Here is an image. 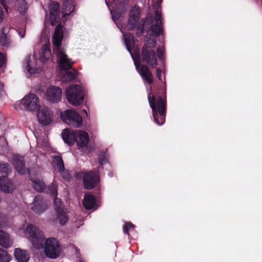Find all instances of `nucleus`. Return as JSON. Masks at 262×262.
Segmentation results:
<instances>
[{
	"label": "nucleus",
	"instance_id": "obj_21",
	"mask_svg": "<svg viewBox=\"0 0 262 262\" xmlns=\"http://www.w3.org/2000/svg\"><path fill=\"white\" fill-rule=\"evenodd\" d=\"M51 56V53L50 48V43L44 45L39 52L40 61L45 63L50 59Z\"/></svg>",
	"mask_w": 262,
	"mask_h": 262
},
{
	"label": "nucleus",
	"instance_id": "obj_48",
	"mask_svg": "<svg viewBox=\"0 0 262 262\" xmlns=\"http://www.w3.org/2000/svg\"><path fill=\"white\" fill-rule=\"evenodd\" d=\"M79 262H83V261H81V260H80Z\"/></svg>",
	"mask_w": 262,
	"mask_h": 262
},
{
	"label": "nucleus",
	"instance_id": "obj_14",
	"mask_svg": "<svg viewBox=\"0 0 262 262\" xmlns=\"http://www.w3.org/2000/svg\"><path fill=\"white\" fill-rule=\"evenodd\" d=\"M38 121L43 125H48L53 122V114L48 107L42 108L37 115Z\"/></svg>",
	"mask_w": 262,
	"mask_h": 262
},
{
	"label": "nucleus",
	"instance_id": "obj_7",
	"mask_svg": "<svg viewBox=\"0 0 262 262\" xmlns=\"http://www.w3.org/2000/svg\"><path fill=\"white\" fill-rule=\"evenodd\" d=\"M66 97L71 104L77 106L83 102L84 93L80 86L72 85L67 89Z\"/></svg>",
	"mask_w": 262,
	"mask_h": 262
},
{
	"label": "nucleus",
	"instance_id": "obj_32",
	"mask_svg": "<svg viewBox=\"0 0 262 262\" xmlns=\"http://www.w3.org/2000/svg\"><path fill=\"white\" fill-rule=\"evenodd\" d=\"M54 204L56 212L64 210L63 205L60 199L57 198V196H54Z\"/></svg>",
	"mask_w": 262,
	"mask_h": 262
},
{
	"label": "nucleus",
	"instance_id": "obj_38",
	"mask_svg": "<svg viewBox=\"0 0 262 262\" xmlns=\"http://www.w3.org/2000/svg\"><path fill=\"white\" fill-rule=\"evenodd\" d=\"M6 59L3 54L0 52V68L6 63Z\"/></svg>",
	"mask_w": 262,
	"mask_h": 262
},
{
	"label": "nucleus",
	"instance_id": "obj_29",
	"mask_svg": "<svg viewBox=\"0 0 262 262\" xmlns=\"http://www.w3.org/2000/svg\"><path fill=\"white\" fill-rule=\"evenodd\" d=\"M56 216L57 220L61 225H64L67 223L69 220V217L67 215V211L65 209L62 211H57Z\"/></svg>",
	"mask_w": 262,
	"mask_h": 262
},
{
	"label": "nucleus",
	"instance_id": "obj_5",
	"mask_svg": "<svg viewBox=\"0 0 262 262\" xmlns=\"http://www.w3.org/2000/svg\"><path fill=\"white\" fill-rule=\"evenodd\" d=\"M148 99L155 122L159 125L163 124L165 120L166 100L160 96L157 101L154 95L150 98L149 95Z\"/></svg>",
	"mask_w": 262,
	"mask_h": 262
},
{
	"label": "nucleus",
	"instance_id": "obj_15",
	"mask_svg": "<svg viewBox=\"0 0 262 262\" xmlns=\"http://www.w3.org/2000/svg\"><path fill=\"white\" fill-rule=\"evenodd\" d=\"M140 9L139 7L134 5L131 8L129 18L128 20V25L129 29H133L137 26L140 17Z\"/></svg>",
	"mask_w": 262,
	"mask_h": 262
},
{
	"label": "nucleus",
	"instance_id": "obj_31",
	"mask_svg": "<svg viewBox=\"0 0 262 262\" xmlns=\"http://www.w3.org/2000/svg\"><path fill=\"white\" fill-rule=\"evenodd\" d=\"M11 258L7 251L0 248V262H9Z\"/></svg>",
	"mask_w": 262,
	"mask_h": 262
},
{
	"label": "nucleus",
	"instance_id": "obj_47",
	"mask_svg": "<svg viewBox=\"0 0 262 262\" xmlns=\"http://www.w3.org/2000/svg\"><path fill=\"white\" fill-rule=\"evenodd\" d=\"M82 111L83 112V113H84L85 114H86L87 113H86V111L85 110H83Z\"/></svg>",
	"mask_w": 262,
	"mask_h": 262
},
{
	"label": "nucleus",
	"instance_id": "obj_42",
	"mask_svg": "<svg viewBox=\"0 0 262 262\" xmlns=\"http://www.w3.org/2000/svg\"><path fill=\"white\" fill-rule=\"evenodd\" d=\"M4 17V13L2 7H0V22L3 20Z\"/></svg>",
	"mask_w": 262,
	"mask_h": 262
},
{
	"label": "nucleus",
	"instance_id": "obj_37",
	"mask_svg": "<svg viewBox=\"0 0 262 262\" xmlns=\"http://www.w3.org/2000/svg\"><path fill=\"white\" fill-rule=\"evenodd\" d=\"M7 219L0 212V227L6 226Z\"/></svg>",
	"mask_w": 262,
	"mask_h": 262
},
{
	"label": "nucleus",
	"instance_id": "obj_46",
	"mask_svg": "<svg viewBox=\"0 0 262 262\" xmlns=\"http://www.w3.org/2000/svg\"><path fill=\"white\" fill-rule=\"evenodd\" d=\"M162 2V0H159L158 4H161Z\"/></svg>",
	"mask_w": 262,
	"mask_h": 262
},
{
	"label": "nucleus",
	"instance_id": "obj_12",
	"mask_svg": "<svg viewBox=\"0 0 262 262\" xmlns=\"http://www.w3.org/2000/svg\"><path fill=\"white\" fill-rule=\"evenodd\" d=\"M45 96L48 101L55 103L58 102L61 99V90L57 86H50L47 89Z\"/></svg>",
	"mask_w": 262,
	"mask_h": 262
},
{
	"label": "nucleus",
	"instance_id": "obj_35",
	"mask_svg": "<svg viewBox=\"0 0 262 262\" xmlns=\"http://www.w3.org/2000/svg\"><path fill=\"white\" fill-rule=\"evenodd\" d=\"M157 56L160 60H162L164 54V48H158L157 49Z\"/></svg>",
	"mask_w": 262,
	"mask_h": 262
},
{
	"label": "nucleus",
	"instance_id": "obj_40",
	"mask_svg": "<svg viewBox=\"0 0 262 262\" xmlns=\"http://www.w3.org/2000/svg\"><path fill=\"white\" fill-rule=\"evenodd\" d=\"M161 73H162L161 70L160 69L157 68L156 69V76H157V78L159 79V80H162Z\"/></svg>",
	"mask_w": 262,
	"mask_h": 262
},
{
	"label": "nucleus",
	"instance_id": "obj_28",
	"mask_svg": "<svg viewBox=\"0 0 262 262\" xmlns=\"http://www.w3.org/2000/svg\"><path fill=\"white\" fill-rule=\"evenodd\" d=\"M57 189L58 184L55 180H53L52 184L48 187H45L44 192L47 193H50L53 196H56L57 195Z\"/></svg>",
	"mask_w": 262,
	"mask_h": 262
},
{
	"label": "nucleus",
	"instance_id": "obj_1",
	"mask_svg": "<svg viewBox=\"0 0 262 262\" xmlns=\"http://www.w3.org/2000/svg\"><path fill=\"white\" fill-rule=\"evenodd\" d=\"M106 5L109 8L112 15V19L120 29L123 34V40L127 51L129 52L134 60V64L137 70L143 78L148 84L152 83L153 81L152 75L149 68L146 65H140L139 58H135L132 55V49L135 43L134 36L130 33H124L120 28L118 19L123 18L128 7V3L126 0H105Z\"/></svg>",
	"mask_w": 262,
	"mask_h": 262
},
{
	"label": "nucleus",
	"instance_id": "obj_36",
	"mask_svg": "<svg viewBox=\"0 0 262 262\" xmlns=\"http://www.w3.org/2000/svg\"><path fill=\"white\" fill-rule=\"evenodd\" d=\"M17 32L19 35L20 38H23L25 35L26 29L24 27H20L17 30Z\"/></svg>",
	"mask_w": 262,
	"mask_h": 262
},
{
	"label": "nucleus",
	"instance_id": "obj_25",
	"mask_svg": "<svg viewBox=\"0 0 262 262\" xmlns=\"http://www.w3.org/2000/svg\"><path fill=\"white\" fill-rule=\"evenodd\" d=\"M53 163L54 167L60 173H62L64 170L63 162L62 158L60 156H52Z\"/></svg>",
	"mask_w": 262,
	"mask_h": 262
},
{
	"label": "nucleus",
	"instance_id": "obj_41",
	"mask_svg": "<svg viewBox=\"0 0 262 262\" xmlns=\"http://www.w3.org/2000/svg\"><path fill=\"white\" fill-rule=\"evenodd\" d=\"M5 92L3 90V84L0 82V96H2L4 95Z\"/></svg>",
	"mask_w": 262,
	"mask_h": 262
},
{
	"label": "nucleus",
	"instance_id": "obj_9",
	"mask_svg": "<svg viewBox=\"0 0 262 262\" xmlns=\"http://www.w3.org/2000/svg\"><path fill=\"white\" fill-rule=\"evenodd\" d=\"M76 177L83 179V184L86 189H91L95 187L99 180L97 171L88 172L81 171L76 174Z\"/></svg>",
	"mask_w": 262,
	"mask_h": 262
},
{
	"label": "nucleus",
	"instance_id": "obj_2",
	"mask_svg": "<svg viewBox=\"0 0 262 262\" xmlns=\"http://www.w3.org/2000/svg\"><path fill=\"white\" fill-rule=\"evenodd\" d=\"M19 231L28 238L34 248L40 249L44 247L45 253L47 257L54 259L59 256L61 248L57 240L50 237L45 241L42 232L36 226L24 224L19 228Z\"/></svg>",
	"mask_w": 262,
	"mask_h": 262
},
{
	"label": "nucleus",
	"instance_id": "obj_17",
	"mask_svg": "<svg viewBox=\"0 0 262 262\" xmlns=\"http://www.w3.org/2000/svg\"><path fill=\"white\" fill-rule=\"evenodd\" d=\"M14 166L17 172L21 175L25 174L26 172L25 162L23 157L18 155L13 156Z\"/></svg>",
	"mask_w": 262,
	"mask_h": 262
},
{
	"label": "nucleus",
	"instance_id": "obj_27",
	"mask_svg": "<svg viewBox=\"0 0 262 262\" xmlns=\"http://www.w3.org/2000/svg\"><path fill=\"white\" fill-rule=\"evenodd\" d=\"M74 2L72 0H67L64 2L63 5L62 11L63 17L70 15L74 10Z\"/></svg>",
	"mask_w": 262,
	"mask_h": 262
},
{
	"label": "nucleus",
	"instance_id": "obj_23",
	"mask_svg": "<svg viewBox=\"0 0 262 262\" xmlns=\"http://www.w3.org/2000/svg\"><path fill=\"white\" fill-rule=\"evenodd\" d=\"M28 174L30 177V180L32 182L33 188L38 191L44 192L45 189V184L44 182L40 179H35L31 176V172L29 169L27 170Z\"/></svg>",
	"mask_w": 262,
	"mask_h": 262
},
{
	"label": "nucleus",
	"instance_id": "obj_18",
	"mask_svg": "<svg viewBox=\"0 0 262 262\" xmlns=\"http://www.w3.org/2000/svg\"><path fill=\"white\" fill-rule=\"evenodd\" d=\"M76 136V130H72L69 128L64 129L61 133L63 140L70 146L75 143Z\"/></svg>",
	"mask_w": 262,
	"mask_h": 262
},
{
	"label": "nucleus",
	"instance_id": "obj_43",
	"mask_svg": "<svg viewBox=\"0 0 262 262\" xmlns=\"http://www.w3.org/2000/svg\"><path fill=\"white\" fill-rule=\"evenodd\" d=\"M1 142H3L5 144H7L5 138L2 137H0V143Z\"/></svg>",
	"mask_w": 262,
	"mask_h": 262
},
{
	"label": "nucleus",
	"instance_id": "obj_16",
	"mask_svg": "<svg viewBox=\"0 0 262 262\" xmlns=\"http://www.w3.org/2000/svg\"><path fill=\"white\" fill-rule=\"evenodd\" d=\"M76 135L75 143L78 147H84L88 144L89 137L86 132L76 130Z\"/></svg>",
	"mask_w": 262,
	"mask_h": 262
},
{
	"label": "nucleus",
	"instance_id": "obj_45",
	"mask_svg": "<svg viewBox=\"0 0 262 262\" xmlns=\"http://www.w3.org/2000/svg\"><path fill=\"white\" fill-rule=\"evenodd\" d=\"M1 3L2 4V5L4 6V7L5 8V9L7 10V9L5 7V2L4 0H1Z\"/></svg>",
	"mask_w": 262,
	"mask_h": 262
},
{
	"label": "nucleus",
	"instance_id": "obj_10",
	"mask_svg": "<svg viewBox=\"0 0 262 262\" xmlns=\"http://www.w3.org/2000/svg\"><path fill=\"white\" fill-rule=\"evenodd\" d=\"M59 4L57 2H53L50 6V15H46L45 17V24H50L54 26L58 21V15L60 12Z\"/></svg>",
	"mask_w": 262,
	"mask_h": 262
},
{
	"label": "nucleus",
	"instance_id": "obj_4",
	"mask_svg": "<svg viewBox=\"0 0 262 262\" xmlns=\"http://www.w3.org/2000/svg\"><path fill=\"white\" fill-rule=\"evenodd\" d=\"M155 20L156 24L150 27L154 36L150 35L146 36L141 51L143 62L153 68L157 66V57L154 50L157 43L156 37L158 36L162 31V28L160 25L162 24L161 9H158L155 11Z\"/></svg>",
	"mask_w": 262,
	"mask_h": 262
},
{
	"label": "nucleus",
	"instance_id": "obj_11",
	"mask_svg": "<svg viewBox=\"0 0 262 262\" xmlns=\"http://www.w3.org/2000/svg\"><path fill=\"white\" fill-rule=\"evenodd\" d=\"M23 67L25 71L30 76L35 73H40L41 71V67H37L36 60L34 57L29 56L27 57L24 63Z\"/></svg>",
	"mask_w": 262,
	"mask_h": 262
},
{
	"label": "nucleus",
	"instance_id": "obj_39",
	"mask_svg": "<svg viewBox=\"0 0 262 262\" xmlns=\"http://www.w3.org/2000/svg\"><path fill=\"white\" fill-rule=\"evenodd\" d=\"M99 164L101 165L106 163L107 159L105 157L103 156L102 157H100L99 158Z\"/></svg>",
	"mask_w": 262,
	"mask_h": 262
},
{
	"label": "nucleus",
	"instance_id": "obj_26",
	"mask_svg": "<svg viewBox=\"0 0 262 262\" xmlns=\"http://www.w3.org/2000/svg\"><path fill=\"white\" fill-rule=\"evenodd\" d=\"M15 10L21 15H25L28 8L25 0H16L15 3Z\"/></svg>",
	"mask_w": 262,
	"mask_h": 262
},
{
	"label": "nucleus",
	"instance_id": "obj_44",
	"mask_svg": "<svg viewBox=\"0 0 262 262\" xmlns=\"http://www.w3.org/2000/svg\"><path fill=\"white\" fill-rule=\"evenodd\" d=\"M145 26H146V23H145V21H143L142 26L141 28V32H142L144 30V28H145Z\"/></svg>",
	"mask_w": 262,
	"mask_h": 262
},
{
	"label": "nucleus",
	"instance_id": "obj_3",
	"mask_svg": "<svg viewBox=\"0 0 262 262\" xmlns=\"http://www.w3.org/2000/svg\"><path fill=\"white\" fill-rule=\"evenodd\" d=\"M63 38L62 26L58 25L55 29L52 37L53 51L56 54L59 67L62 71L60 74V77L63 81H71L76 78V72L67 71L71 69L74 62L68 57L65 51L61 47V42Z\"/></svg>",
	"mask_w": 262,
	"mask_h": 262
},
{
	"label": "nucleus",
	"instance_id": "obj_34",
	"mask_svg": "<svg viewBox=\"0 0 262 262\" xmlns=\"http://www.w3.org/2000/svg\"><path fill=\"white\" fill-rule=\"evenodd\" d=\"M135 228V226L130 222H125L123 226V232L125 234H127L129 237V232L133 231Z\"/></svg>",
	"mask_w": 262,
	"mask_h": 262
},
{
	"label": "nucleus",
	"instance_id": "obj_24",
	"mask_svg": "<svg viewBox=\"0 0 262 262\" xmlns=\"http://www.w3.org/2000/svg\"><path fill=\"white\" fill-rule=\"evenodd\" d=\"M12 245V242L9 235L4 231L0 230V245L4 248H8Z\"/></svg>",
	"mask_w": 262,
	"mask_h": 262
},
{
	"label": "nucleus",
	"instance_id": "obj_6",
	"mask_svg": "<svg viewBox=\"0 0 262 262\" xmlns=\"http://www.w3.org/2000/svg\"><path fill=\"white\" fill-rule=\"evenodd\" d=\"M20 105H22L26 111L32 112L38 111L40 107L39 98L32 93L25 95L20 101L17 102L14 104L15 109L18 110Z\"/></svg>",
	"mask_w": 262,
	"mask_h": 262
},
{
	"label": "nucleus",
	"instance_id": "obj_19",
	"mask_svg": "<svg viewBox=\"0 0 262 262\" xmlns=\"http://www.w3.org/2000/svg\"><path fill=\"white\" fill-rule=\"evenodd\" d=\"M15 189L13 183L7 177H0V190L4 192H11Z\"/></svg>",
	"mask_w": 262,
	"mask_h": 262
},
{
	"label": "nucleus",
	"instance_id": "obj_20",
	"mask_svg": "<svg viewBox=\"0 0 262 262\" xmlns=\"http://www.w3.org/2000/svg\"><path fill=\"white\" fill-rule=\"evenodd\" d=\"M83 205L87 210H95L97 208L95 197L90 193L85 194L83 200Z\"/></svg>",
	"mask_w": 262,
	"mask_h": 262
},
{
	"label": "nucleus",
	"instance_id": "obj_8",
	"mask_svg": "<svg viewBox=\"0 0 262 262\" xmlns=\"http://www.w3.org/2000/svg\"><path fill=\"white\" fill-rule=\"evenodd\" d=\"M61 120L70 126L79 128L82 125V117L75 111L66 110L60 115Z\"/></svg>",
	"mask_w": 262,
	"mask_h": 262
},
{
	"label": "nucleus",
	"instance_id": "obj_30",
	"mask_svg": "<svg viewBox=\"0 0 262 262\" xmlns=\"http://www.w3.org/2000/svg\"><path fill=\"white\" fill-rule=\"evenodd\" d=\"M10 43L9 38L7 37V34L4 33L3 30L2 32L0 33V45L3 47H8Z\"/></svg>",
	"mask_w": 262,
	"mask_h": 262
},
{
	"label": "nucleus",
	"instance_id": "obj_22",
	"mask_svg": "<svg viewBox=\"0 0 262 262\" xmlns=\"http://www.w3.org/2000/svg\"><path fill=\"white\" fill-rule=\"evenodd\" d=\"M14 255L17 262H28L30 259V256L28 252L20 248L15 249Z\"/></svg>",
	"mask_w": 262,
	"mask_h": 262
},
{
	"label": "nucleus",
	"instance_id": "obj_33",
	"mask_svg": "<svg viewBox=\"0 0 262 262\" xmlns=\"http://www.w3.org/2000/svg\"><path fill=\"white\" fill-rule=\"evenodd\" d=\"M11 171V167L7 163L0 162V173L7 175Z\"/></svg>",
	"mask_w": 262,
	"mask_h": 262
},
{
	"label": "nucleus",
	"instance_id": "obj_13",
	"mask_svg": "<svg viewBox=\"0 0 262 262\" xmlns=\"http://www.w3.org/2000/svg\"><path fill=\"white\" fill-rule=\"evenodd\" d=\"M47 204L40 195L36 196L31 204V210L37 214L43 212L47 209Z\"/></svg>",
	"mask_w": 262,
	"mask_h": 262
}]
</instances>
